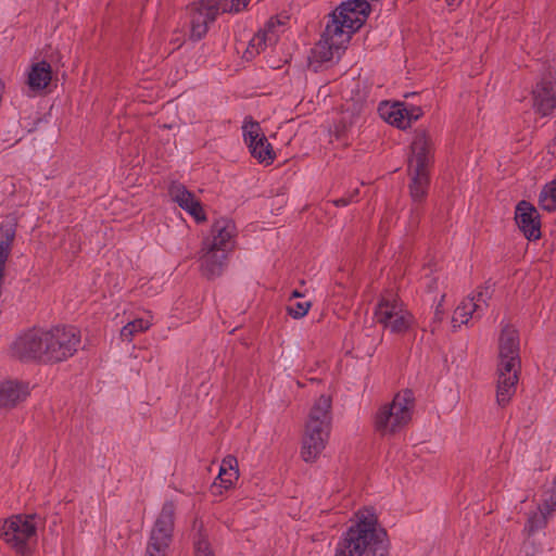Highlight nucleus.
Instances as JSON below:
<instances>
[{
    "label": "nucleus",
    "instance_id": "24",
    "mask_svg": "<svg viewBox=\"0 0 556 556\" xmlns=\"http://www.w3.org/2000/svg\"><path fill=\"white\" fill-rule=\"evenodd\" d=\"M238 479V460L235 456L227 455L223 458L218 476L210 488L212 495L220 496L224 491L231 489Z\"/></svg>",
    "mask_w": 556,
    "mask_h": 556
},
{
    "label": "nucleus",
    "instance_id": "25",
    "mask_svg": "<svg viewBox=\"0 0 556 556\" xmlns=\"http://www.w3.org/2000/svg\"><path fill=\"white\" fill-rule=\"evenodd\" d=\"M29 395L27 383L4 381L0 383V408H12Z\"/></svg>",
    "mask_w": 556,
    "mask_h": 556
},
{
    "label": "nucleus",
    "instance_id": "33",
    "mask_svg": "<svg viewBox=\"0 0 556 556\" xmlns=\"http://www.w3.org/2000/svg\"><path fill=\"white\" fill-rule=\"evenodd\" d=\"M250 0H224L223 12H235L238 13L247 8Z\"/></svg>",
    "mask_w": 556,
    "mask_h": 556
},
{
    "label": "nucleus",
    "instance_id": "4",
    "mask_svg": "<svg viewBox=\"0 0 556 556\" xmlns=\"http://www.w3.org/2000/svg\"><path fill=\"white\" fill-rule=\"evenodd\" d=\"M415 408V396L412 390L405 389L395 394L392 402L379 407L375 415V429L381 435L400 432L412 420Z\"/></svg>",
    "mask_w": 556,
    "mask_h": 556
},
{
    "label": "nucleus",
    "instance_id": "15",
    "mask_svg": "<svg viewBox=\"0 0 556 556\" xmlns=\"http://www.w3.org/2000/svg\"><path fill=\"white\" fill-rule=\"evenodd\" d=\"M348 37L336 26H327L320 40L313 49V56L317 62L325 63L333 58H340L341 52L348 47Z\"/></svg>",
    "mask_w": 556,
    "mask_h": 556
},
{
    "label": "nucleus",
    "instance_id": "27",
    "mask_svg": "<svg viewBox=\"0 0 556 556\" xmlns=\"http://www.w3.org/2000/svg\"><path fill=\"white\" fill-rule=\"evenodd\" d=\"M152 326V321L146 318H137L127 323L121 330V338L124 341L131 342L136 334L147 331Z\"/></svg>",
    "mask_w": 556,
    "mask_h": 556
},
{
    "label": "nucleus",
    "instance_id": "17",
    "mask_svg": "<svg viewBox=\"0 0 556 556\" xmlns=\"http://www.w3.org/2000/svg\"><path fill=\"white\" fill-rule=\"evenodd\" d=\"M521 365L506 366L497 365L496 368V402L500 406L505 407L509 404L516 394L519 381Z\"/></svg>",
    "mask_w": 556,
    "mask_h": 556
},
{
    "label": "nucleus",
    "instance_id": "10",
    "mask_svg": "<svg viewBox=\"0 0 556 556\" xmlns=\"http://www.w3.org/2000/svg\"><path fill=\"white\" fill-rule=\"evenodd\" d=\"M43 329L21 332L10 346L11 355L24 363H45Z\"/></svg>",
    "mask_w": 556,
    "mask_h": 556
},
{
    "label": "nucleus",
    "instance_id": "9",
    "mask_svg": "<svg viewBox=\"0 0 556 556\" xmlns=\"http://www.w3.org/2000/svg\"><path fill=\"white\" fill-rule=\"evenodd\" d=\"M370 13V4L366 0H350L341 3L331 14L327 26L338 27L350 42L366 22Z\"/></svg>",
    "mask_w": 556,
    "mask_h": 556
},
{
    "label": "nucleus",
    "instance_id": "7",
    "mask_svg": "<svg viewBox=\"0 0 556 556\" xmlns=\"http://www.w3.org/2000/svg\"><path fill=\"white\" fill-rule=\"evenodd\" d=\"M45 363H60L72 357L80 343L79 331L74 327L43 329Z\"/></svg>",
    "mask_w": 556,
    "mask_h": 556
},
{
    "label": "nucleus",
    "instance_id": "36",
    "mask_svg": "<svg viewBox=\"0 0 556 556\" xmlns=\"http://www.w3.org/2000/svg\"><path fill=\"white\" fill-rule=\"evenodd\" d=\"M358 195V190H354V192L352 194H350L349 197H341L339 199H336L332 201V203L336 205V206H339V207H343V206H346L349 205L350 203H352L354 201V199Z\"/></svg>",
    "mask_w": 556,
    "mask_h": 556
},
{
    "label": "nucleus",
    "instance_id": "3",
    "mask_svg": "<svg viewBox=\"0 0 556 556\" xmlns=\"http://www.w3.org/2000/svg\"><path fill=\"white\" fill-rule=\"evenodd\" d=\"M331 399L319 396L312 406L302 437L301 457L305 463H315L329 440L331 430Z\"/></svg>",
    "mask_w": 556,
    "mask_h": 556
},
{
    "label": "nucleus",
    "instance_id": "37",
    "mask_svg": "<svg viewBox=\"0 0 556 556\" xmlns=\"http://www.w3.org/2000/svg\"><path fill=\"white\" fill-rule=\"evenodd\" d=\"M446 4L452 8L458 7L463 0H445Z\"/></svg>",
    "mask_w": 556,
    "mask_h": 556
},
{
    "label": "nucleus",
    "instance_id": "1",
    "mask_svg": "<svg viewBox=\"0 0 556 556\" xmlns=\"http://www.w3.org/2000/svg\"><path fill=\"white\" fill-rule=\"evenodd\" d=\"M389 547L387 531L379 526L374 509L364 508L338 543L334 556H389Z\"/></svg>",
    "mask_w": 556,
    "mask_h": 556
},
{
    "label": "nucleus",
    "instance_id": "32",
    "mask_svg": "<svg viewBox=\"0 0 556 556\" xmlns=\"http://www.w3.org/2000/svg\"><path fill=\"white\" fill-rule=\"evenodd\" d=\"M194 555L195 556H215L211 549V545L206 538L199 533L198 539L194 542Z\"/></svg>",
    "mask_w": 556,
    "mask_h": 556
},
{
    "label": "nucleus",
    "instance_id": "23",
    "mask_svg": "<svg viewBox=\"0 0 556 556\" xmlns=\"http://www.w3.org/2000/svg\"><path fill=\"white\" fill-rule=\"evenodd\" d=\"M410 175L409 194L415 204L412 208L413 223L416 225L419 220L420 208L419 204L422 203L428 194L430 185L429 170L408 168Z\"/></svg>",
    "mask_w": 556,
    "mask_h": 556
},
{
    "label": "nucleus",
    "instance_id": "26",
    "mask_svg": "<svg viewBox=\"0 0 556 556\" xmlns=\"http://www.w3.org/2000/svg\"><path fill=\"white\" fill-rule=\"evenodd\" d=\"M379 113L380 116L392 126L400 129H406L409 127V118L405 117L407 116L405 103H382L379 106Z\"/></svg>",
    "mask_w": 556,
    "mask_h": 556
},
{
    "label": "nucleus",
    "instance_id": "29",
    "mask_svg": "<svg viewBox=\"0 0 556 556\" xmlns=\"http://www.w3.org/2000/svg\"><path fill=\"white\" fill-rule=\"evenodd\" d=\"M548 517L549 515L547 513H545L541 507H538L535 511H532L529 515L525 530L529 535L535 533L546 527Z\"/></svg>",
    "mask_w": 556,
    "mask_h": 556
},
{
    "label": "nucleus",
    "instance_id": "18",
    "mask_svg": "<svg viewBox=\"0 0 556 556\" xmlns=\"http://www.w3.org/2000/svg\"><path fill=\"white\" fill-rule=\"evenodd\" d=\"M52 80V67L47 61H39L31 64L26 73L23 93L27 98H35L45 93Z\"/></svg>",
    "mask_w": 556,
    "mask_h": 556
},
{
    "label": "nucleus",
    "instance_id": "13",
    "mask_svg": "<svg viewBox=\"0 0 556 556\" xmlns=\"http://www.w3.org/2000/svg\"><path fill=\"white\" fill-rule=\"evenodd\" d=\"M288 16H273L264 27L260 29L249 41L245 50L247 58H253L264 51L267 47L274 46L281 34L287 29Z\"/></svg>",
    "mask_w": 556,
    "mask_h": 556
},
{
    "label": "nucleus",
    "instance_id": "14",
    "mask_svg": "<svg viewBox=\"0 0 556 556\" xmlns=\"http://www.w3.org/2000/svg\"><path fill=\"white\" fill-rule=\"evenodd\" d=\"M243 139L248 146L250 153L260 163L269 165L275 160V152L265 135L262 132L257 122L244 119L242 126Z\"/></svg>",
    "mask_w": 556,
    "mask_h": 556
},
{
    "label": "nucleus",
    "instance_id": "30",
    "mask_svg": "<svg viewBox=\"0 0 556 556\" xmlns=\"http://www.w3.org/2000/svg\"><path fill=\"white\" fill-rule=\"evenodd\" d=\"M539 507L549 516L556 511V490L554 488L547 489L543 492Z\"/></svg>",
    "mask_w": 556,
    "mask_h": 556
},
{
    "label": "nucleus",
    "instance_id": "31",
    "mask_svg": "<svg viewBox=\"0 0 556 556\" xmlns=\"http://www.w3.org/2000/svg\"><path fill=\"white\" fill-rule=\"evenodd\" d=\"M311 306L312 303L309 301L291 303L287 306V313L292 318L300 319L308 313Z\"/></svg>",
    "mask_w": 556,
    "mask_h": 556
},
{
    "label": "nucleus",
    "instance_id": "12",
    "mask_svg": "<svg viewBox=\"0 0 556 556\" xmlns=\"http://www.w3.org/2000/svg\"><path fill=\"white\" fill-rule=\"evenodd\" d=\"M220 11L217 0H200L188 8L190 16V38L194 41L202 39Z\"/></svg>",
    "mask_w": 556,
    "mask_h": 556
},
{
    "label": "nucleus",
    "instance_id": "11",
    "mask_svg": "<svg viewBox=\"0 0 556 556\" xmlns=\"http://www.w3.org/2000/svg\"><path fill=\"white\" fill-rule=\"evenodd\" d=\"M489 299V287H478L477 290L471 295L465 298L454 311L452 317L453 328L456 329L462 325H467L470 319L480 318L488 307Z\"/></svg>",
    "mask_w": 556,
    "mask_h": 556
},
{
    "label": "nucleus",
    "instance_id": "22",
    "mask_svg": "<svg viewBox=\"0 0 556 556\" xmlns=\"http://www.w3.org/2000/svg\"><path fill=\"white\" fill-rule=\"evenodd\" d=\"M533 110L547 116L556 109V80L543 78L532 91Z\"/></svg>",
    "mask_w": 556,
    "mask_h": 556
},
{
    "label": "nucleus",
    "instance_id": "19",
    "mask_svg": "<svg viewBox=\"0 0 556 556\" xmlns=\"http://www.w3.org/2000/svg\"><path fill=\"white\" fill-rule=\"evenodd\" d=\"M412 155L408 159V168L429 170L433 161V142L425 130L415 132L410 144Z\"/></svg>",
    "mask_w": 556,
    "mask_h": 556
},
{
    "label": "nucleus",
    "instance_id": "28",
    "mask_svg": "<svg viewBox=\"0 0 556 556\" xmlns=\"http://www.w3.org/2000/svg\"><path fill=\"white\" fill-rule=\"evenodd\" d=\"M539 204L547 212L556 210V177L542 189L539 197Z\"/></svg>",
    "mask_w": 556,
    "mask_h": 556
},
{
    "label": "nucleus",
    "instance_id": "34",
    "mask_svg": "<svg viewBox=\"0 0 556 556\" xmlns=\"http://www.w3.org/2000/svg\"><path fill=\"white\" fill-rule=\"evenodd\" d=\"M443 283L440 275L426 276L424 278L425 288L429 292H435L439 290V286Z\"/></svg>",
    "mask_w": 556,
    "mask_h": 556
},
{
    "label": "nucleus",
    "instance_id": "20",
    "mask_svg": "<svg viewBox=\"0 0 556 556\" xmlns=\"http://www.w3.org/2000/svg\"><path fill=\"white\" fill-rule=\"evenodd\" d=\"M169 195L180 208L186 211L197 223H204L206 214L200 200L185 185L173 182L168 189Z\"/></svg>",
    "mask_w": 556,
    "mask_h": 556
},
{
    "label": "nucleus",
    "instance_id": "21",
    "mask_svg": "<svg viewBox=\"0 0 556 556\" xmlns=\"http://www.w3.org/2000/svg\"><path fill=\"white\" fill-rule=\"evenodd\" d=\"M515 220L528 240L541 237L540 215L536 208L527 201H520L516 206Z\"/></svg>",
    "mask_w": 556,
    "mask_h": 556
},
{
    "label": "nucleus",
    "instance_id": "8",
    "mask_svg": "<svg viewBox=\"0 0 556 556\" xmlns=\"http://www.w3.org/2000/svg\"><path fill=\"white\" fill-rule=\"evenodd\" d=\"M36 536L35 515H14L0 522V538L22 555L28 552V543Z\"/></svg>",
    "mask_w": 556,
    "mask_h": 556
},
{
    "label": "nucleus",
    "instance_id": "35",
    "mask_svg": "<svg viewBox=\"0 0 556 556\" xmlns=\"http://www.w3.org/2000/svg\"><path fill=\"white\" fill-rule=\"evenodd\" d=\"M406 111H407V116H405V117L409 118V126L412 125L413 122H416L417 119H419L424 114L421 108L416 106V105H407L406 104Z\"/></svg>",
    "mask_w": 556,
    "mask_h": 556
},
{
    "label": "nucleus",
    "instance_id": "16",
    "mask_svg": "<svg viewBox=\"0 0 556 556\" xmlns=\"http://www.w3.org/2000/svg\"><path fill=\"white\" fill-rule=\"evenodd\" d=\"M519 333L511 325H503L498 338V361L497 365L517 366L521 365Z\"/></svg>",
    "mask_w": 556,
    "mask_h": 556
},
{
    "label": "nucleus",
    "instance_id": "5",
    "mask_svg": "<svg viewBox=\"0 0 556 556\" xmlns=\"http://www.w3.org/2000/svg\"><path fill=\"white\" fill-rule=\"evenodd\" d=\"M374 317L383 330L394 336L405 334L415 323L413 314L403 301L392 292L381 295L376 305Z\"/></svg>",
    "mask_w": 556,
    "mask_h": 556
},
{
    "label": "nucleus",
    "instance_id": "6",
    "mask_svg": "<svg viewBox=\"0 0 556 556\" xmlns=\"http://www.w3.org/2000/svg\"><path fill=\"white\" fill-rule=\"evenodd\" d=\"M176 504L164 502L149 534L144 556H167L174 539Z\"/></svg>",
    "mask_w": 556,
    "mask_h": 556
},
{
    "label": "nucleus",
    "instance_id": "2",
    "mask_svg": "<svg viewBox=\"0 0 556 556\" xmlns=\"http://www.w3.org/2000/svg\"><path fill=\"white\" fill-rule=\"evenodd\" d=\"M237 227L232 219L220 217L211 226L200 250L201 271L207 279L220 276L236 245Z\"/></svg>",
    "mask_w": 556,
    "mask_h": 556
},
{
    "label": "nucleus",
    "instance_id": "38",
    "mask_svg": "<svg viewBox=\"0 0 556 556\" xmlns=\"http://www.w3.org/2000/svg\"><path fill=\"white\" fill-rule=\"evenodd\" d=\"M301 296H302V293H300L298 290H294V291L291 293L290 300H292V299H298V298H301Z\"/></svg>",
    "mask_w": 556,
    "mask_h": 556
}]
</instances>
